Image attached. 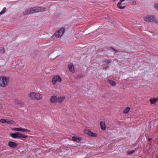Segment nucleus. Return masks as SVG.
I'll return each mask as SVG.
<instances>
[{"mask_svg": "<svg viewBox=\"0 0 158 158\" xmlns=\"http://www.w3.org/2000/svg\"><path fill=\"white\" fill-rule=\"evenodd\" d=\"M29 97L31 100H40L42 99L43 95L42 94L38 93L31 92L28 94Z\"/></svg>", "mask_w": 158, "mask_h": 158, "instance_id": "1", "label": "nucleus"}, {"mask_svg": "<svg viewBox=\"0 0 158 158\" xmlns=\"http://www.w3.org/2000/svg\"><path fill=\"white\" fill-rule=\"evenodd\" d=\"M9 82L8 77L5 76H0V87H5L7 86Z\"/></svg>", "mask_w": 158, "mask_h": 158, "instance_id": "2", "label": "nucleus"}, {"mask_svg": "<svg viewBox=\"0 0 158 158\" xmlns=\"http://www.w3.org/2000/svg\"><path fill=\"white\" fill-rule=\"evenodd\" d=\"M65 31V28L64 27H61L58 30L56 31L54 34L51 37V38L60 37L63 35Z\"/></svg>", "mask_w": 158, "mask_h": 158, "instance_id": "3", "label": "nucleus"}, {"mask_svg": "<svg viewBox=\"0 0 158 158\" xmlns=\"http://www.w3.org/2000/svg\"><path fill=\"white\" fill-rule=\"evenodd\" d=\"M144 20L147 22L157 23L156 17L154 15H148L143 18Z\"/></svg>", "mask_w": 158, "mask_h": 158, "instance_id": "4", "label": "nucleus"}, {"mask_svg": "<svg viewBox=\"0 0 158 158\" xmlns=\"http://www.w3.org/2000/svg\"><path fill=\"white\" fill-rule=\"evenodd\" d=\"M84 132L91 137H97L98 136V135L97 133L93 132L89 129H85L84 131Z\"/></svg>", "mask_w": 158, "mask_h": 158, "instance_id": "5", "label": "nucleus"}, {"mask_svg": "<svg viewBox=\"0 0 158 158\" xmlns=\"http://www.w3.org/2000/svg\"><path fill=\"white\" fill-rule=\"evenodd\" d=\"M62 81V78L60 76L58 75H56L52 78V81L54 85L56 84V82H60Z\"/></svg>", "mask_w": 158, "mask_h": 158, "instance_id": "6", "label": "nucleus"}, {"mask_svg": "<svg viewBox=\"0 0 158 158\" xmlns=\"http://www.w3.org/2000/svg\"><path fill=\"white\" fill-rule=\"evenodd\" d=\"M33 10H34V13L43 12L45 10V8L42 7H33Z\"/></svg>", "mask_w": 158, "mask_h": 158, "instance_id": "7", "label": "nucleus"}, {"mask_svg": "<svg viewBox=\"0 0 158 158\" xmlns=\"http://www.w3.org/2000/svg\"><path fill=\"white\" fill-rule=\"evenodd\" d=\"M34 10H33V7L27 9L23 12V15H29V14L34 13Z\"/></svg>", "mask_w": 158, "mask_h": 158, "instance_id": "8", "label": "nucleus"}, {"mask_svg": "<svg viewBox=\"0 0 158 158\" xmlns=\"http://www.w3.org/2000/svg\"><path fill=\"white\" fill-rule=\"evenodd\" d=\"M8 146L12 148H15L18 146V144L15 142L10 141L8 143Z\"/></svg>", "mask_w": 158, "mask_h": 158, "instance_id": "9", "label": "nucleus"}, {"mask_svg": "<svg viewBox=\"0 0 158 158\" xmlns=\"http://www.w3.org/2000/svg\"><path fill=\"white\" fill-rule=\"evenodd\" d=\"M50 101L52 103H55L57 102V97L56 96H52L50 98Z\"/></svg>", "mask_w": 158, "mask_h": 158, "instance_id": "10", "label": "nucleus"}, {"mask_svg": "<svg viewBox=\"0 0 158 158\" xmlns=\"http://www.w3.org/2000/svg\"><path fill=\"white\" fill-rule=\"evenodd\" d=\"M72 138L73 141L78 143H80L82 139L81 137L77 136H73Z\"/></svg>", "mask_w": 158, "mask_h": 158, "instance_id": "11", "label": "nucleus"}, {"mask_svg": "<svg viewBox=\"0 0 158 158\" xmlns=\"http://www.w3.org/2000/svg\"><path fill=\"white\" fill-rule=\"evenodd\" d=\"M100 127L102 129L105 130L106 129V126L105 123L104 121H101L100 123Z\"/></svg>", "mask_w": 158, "mask_h": 158, "instance_id": "12", "label": "nucleus"}, {"mask_svg": "<svg viewBox=\"0 0 158 158\" xmlns=\"http://www.w3.org/2000/svg\"><path fill=\"white\" fill-rule=\"evenodd\" d=\"M68 67L69 71L72 73L75 72V70L74 69V66L72 63H70L69 64Z\"/></svg>", "mask_w": 158, "mask_h": 158, "instance_id": "13", "label": "nucleus"}, {"mask_svg": "<svg viewBox=\"0 0 158 158\" xmlns=\"http://www.w3.org/2000/svg\"><path fill=\"white\" fill-rule=\"evenodd\" d=\"M125 0H120L119 2H118L117 4V7L118 8L121 9H123L125 8V6H121V5H122V2L124 1Z\"/></svg>", "mask_w": 158, "mask_h": 158, "instance_id": "14", "label": "nucleus"}, {"mask_svg": "<svg viewBox=\"0 0 158 158\" xmlns=\"http://www.w3.org/2000/svg\"><path fill=\"white\" fill-rule=\"evenodd\" d=\"M17 138H26L27 137V135H23L20 132H17Z\"/></svg>", "mask_w": 158, "mask_h": 158, "instance_id": "15", "label": "nucleus"}, {"mask_svg": "<svg viewBox=\"0 0 158 158\" xmlns=\"http://www.w3.org/2000/svg\"><path fill=\"white\" fill-rule=\"evenodd\" d=\"M65 99V97L64 96L60 97L57 98V102L61 103Z\"/></svg>", "mask_w": 158, "mask_h": 158, "instance_id": "16", "label": "nucleus"}, {"mask_svg": "<svg viewBox=\"0 0 158 158\" xmlns=\"http://www.w3.org/2000/svg\"><path fill=\"white\" fill-rule=\"evenodd\" d=\"M15 103H16L19 105L21 106H23L24 105V103L20 100L16 99L15 100Z\"/></svg>", "mask_w": 158, "mask_h": 158, "instance_id": "17", "label": "nucleus"}, {"mask_svg": "<svg viewBox=\"0 0 158 158\" xmlns=\"http://www.w3.org/2000/svg\"><path fill=\"white\" fill-rule=\"evenodd\" d=\"M109 84L112 86H115L116 85V82L112 80H108Z\"/></svg>", "mask_w": 158, "mask_h": 158, "instance_id": "18", "label": "nucleus"}, {"mask_svg": "<svg viewBox=\"0 0 158 158\" xmlns=\"http://www.w3.org/2000/svg\"><path fill=\"white\" fill-rule=\"evenodd\" d=\"M10 135L13 138L16 139L17 138V132L14 133L10 134Z\"/></svg>", "mask_w": 158, "mask_h": 158, "instance_id": "19", "label": "nucleus"}, {"mask_svg": "<svg viewBox=\"0 0 158 158\" xmlns=\"http://www.w3.org/2000/svg\"><path fill=\"white\" fill-rule=\"evenodd\" d=\"M150 101L152 104H154L156 102L155 98H151Z\"/></svg>", "mask_w": 158, "mask_h": 158, "instance_id": "20", "label": "nucleus"}, {"mask_svg": "<svg viewBox=\"0 0 158 158\" xmlns=\"http://www.w3.org/2000/svg\"><path fill=\"white\" fill-rule=\"evenodd\" d=\"M129 3L131 5H135L136 2L135 0H129Z\"/></svg>", "mask_w": 158, "mask_h": 158, "instance_id": "21", "label": "nucleus"}, {"mask_svg": "<svg viewBox=\"0 0 158 158\" xmlns=\"http://www.w3.org/2000/svg\"><path fill=\"white\" fill-rule=\"evenodd\" d=\"M6 123L8 124H13L14 123V122L13 120L6 121Z\"/></svg>", "mask_w": 158, "mask_h": 158, "instance_id": "22", "label": "nucleus"}, {"mask_svg": "<svg viewBox=\"0 0 158 158\" xmlns=\"http://www.w3.org/2000/svg\"><path fill=\"white\" fill-rule=\"evenodd\" d=\"M6 12V8H4L0 12V15H2L4 13Z\"/></svg>", "mask_w": 158, "mask_h": 158, "instance_id": "23", "label": "nucleus"}, {"mask_svg": "<svg viewBox=\"0 0 158 158\" xmlns=\"http://www.w3.org/2000/svg\"><path fill=\"white\" fill-rule=\"evenodd\" d=\"M128 112V107H127L123 110V113L125 114H126V113H127Z\"/></svg>", "mask_w": 158, "mask_h": 158, "instance_id": "24", "label": "nucleus"}, {"mask_svg": "<svg viewBox=\"0 0 158 158\" xmlns=\"http://www.w3.org/2000/svg\"><path fill=\"white\" fill-rule=\"evenodd\" d=\"M0 52L1 54H3L5 52L4 49L3 48H0Z\"/></svg>", "mask_w": 158, "mask_h": 158, "instance_id": "25", "label": "nucleus"}, {"mask_svg": "<svg viewBox=\"0 0 158 158\" xmlns=\"http://www.w3.org/2000/svg\"><path fill=\"white\" fill-rule=\"evenodd\" d=\"M0 122L3 123H6V120L3 118H2L0 120Z\"/></svg>", "mask_w": 158, "mask_h": 158, "instance_id": "26", "label": "nucleus"}, {"mask_svg": "<svg viewBox=\"0 0 158 158\" xmlns=\"http://www.w3.org/2000/svg\"><path fill=\"white\" fill-rule=\"evenodd\" d=\"M13 130H14L15 131H20L21 130V127L20 128H15L14 129H13Z\"/></svg>", "mask_w": 158, "mask_h": 158, "instance_id": "27", "label": "nucleus"}, {"mask_svg": "<svg viewBox=\"0 0 158 158\" xmlns=\"http://www.w3.org/2000/svg\"><path fill=\"white\" fill-rule=\"evenodd\" d=\"M154 7L157 10H158V3L155 4Z\"/></svg>", "mask_w": 158, "mask_h": 158, "instance_id": "28", "label": "nucleus"}, {"mask_svg": "<svg viewBox=\"0 0 158 158\" xmlns=\"http://www.w3.org/2000/svg\"><path fill=\"white\" fill-rule=\"evenodd\" d=\"M135 152V150H132V151H129V155Z\"/></svg>", "mask_w": 158, "mask_h": 158, "instance_id": "29", "label": "nucleus"}, {"mask_svg": "<svg viewBox=\"0 0 158 158\" xmlns=\"http://www.w3.org/2000/svg\"><path fill=\"white\" fill-rule=\"evenodd\" d=\"M25 131V129L21 127L20 131L24 132V131Z\"/></svg>", "mask_w": 158, "mask_h": 158, "instance_id": "30", "label": "nucleus"}, {"mask_svg": "<svg viewBox=\"0 0 158 158\" xmlns=\"http://www.w3.org/2000/svg\"><path fill=\"white\" fill-rule=\"evenodd\" d=\"M78 76L80 78H81L83 77V75H82V74H81V73L80 74L78 75Z\"/></svg>", "mask_w": 158, "mask_h": 158, "instance_id": "31", "label": "nucleus"}, {"mask_svg": "<svg viewBox=\"0 0 158 158\" xmlns=\"http://www.w3.org/2000/svg\"><path fill=\"white\" fill-rule=\"evenodd\" d=\"M114 51L115 52H117V53L119 52V50H116V49H115V50Z\"/></svg>", "mask_w": 158, "mask_h": 158, "instance_id": "32", "label": "nucleus"}, {"mask_svg": "<svg viewBox=\"0 0 158 158\" xmlns=\"http://www.w3.org/2000/svg\"><path fill=\"white\" fill-rule=\"evenodd\" d=\"M3 107L2 106V104H0V109H2Z\"/></svg>", "mask_w": 158, "mask_h": 158, "instance_id": "33", "label": "nucleus"}, {"mask_svg": "<svg viewBox=\"0 0 158 158\" xmlns=\"http://www.w3.org/2000/svg\"><path fill=\"white\" fill-rule=\"evenodd\" d=\"M110 49H112L113 50H114V51L115 50V49L113 48V47H110Z\"/></svg>", "mask_w": 158, "mask_h": 158, "instance_id": "34", "label": "nucleus"}, {"mask_svg": "<svg viewBox=\"0 0 158 158\" xmlns=\"http://www.w3.org/2000/svg\"><path fill=\"white\" fill-rule=\"evenodd\" d=\"M110 49H112L113 50H114V51L115 50V49L113 48V47H110Z\"/></svg>", "mask_w": 158, "mask_h": 158, "instance_id": "35", "label": "nucleus"}, {"mask_svg": "<svg viewBox=\"0 0 158 158\" xmlns=\"http://www.w3.org/2000/svg\"><path fill=\"white\" fill-rule=\"evenodd\" d=\"M152 140V139L151 138H149L148 139V141L149 142L151 140Z\"/></svg>", "mask_w": 158, "mask_h": 158, "instance_id": "36", "label": "nucleus"}, {"mask_svg": "<svg viewBox=\"0 0 158 158\" xmlns=\"http://www.w3.org/2000/svg\"><path fill=\"white\" fill-rule=\"evenodd\" d=\"M30 131V130L25 129V132H29Z\"/></svg>", "mask_w": 158, "mask_h": 158, "instance_id": "37", "label": "nucleus"}, {"mask_svg": "<svg viewBox=\"0 0 158 158\" xmlns=\"http://www.w3.org/2000/svg\"><path fill=\"white\" fill-rule=\"evenodd\" d=\"M155 98V100L156 102L158 101V97Z\"/></svg>", "mask_w": 158, "mask_h": 158, "instance_id": "38", "label": "nucleus"}, {"mask_svg": "<svg viewBox=\"0 0 158 158\" xmlns=\"http://www.w3.org/2000/svg\"><path fill=\"white\" fill-rule=\"evenodd\" d=\"M130 110V107H129V111Z\"/></svg>", "mask_w": 158, "mask_h": 158, "instance_id": "39", "label": "nucleus"}, {"mask_svg": "<svg viewBox=\"0 0 158 158\" xmlns=\"http://www.w3.org/2000/svg\"><path fill=\"white\" fill-rule=\"evenodd\" d=\"M110 63V62H107V64H108V63Z\"/></svg>", "mask_w": 158, "mask_h": 158, "instance_id": "40", "label": "nucleus"}, {"mask_svg": "<svg viewBox=\"0 0 158 158\" xmlns=\"http://www.w3.org/2000/svg\"><path fill=\"white\" fill-rule=\"evenodd\" d=\"M124 6V5H122H122H121V6Z\"/></svg>", "mask_w": 158, "mask_h": 158, "instance_id": "41", "label": "nucleus"}, {"mask_svg": "<svg viewBox=\"0 0 158 158\" xmlns=\"http://www.w3.org/2000/svg\"><path fill=\"white\" fill-rule=\"evenodd\" d=\"M157 158H158V156L157 157Z\"/></svg>", "mask_w": 158, "mask_h": 158, "instance_id": "42", "label": "nucleus"}]
</instances>
